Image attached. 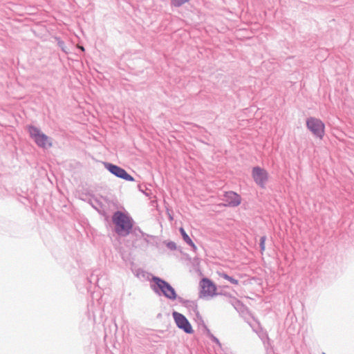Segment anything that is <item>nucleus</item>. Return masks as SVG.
Segmentation results:
<instances>
[{
    "label": "nucleus",
    "instance_id": "obj_8",
    "mask_svg": "<svg viewBox=\"0 0 354 354\" xmlns=\"http://www.w3.org/2000/svg\"><path fill=\"white\" fill-rule=\"evenodd\" d=\"M178 301L183 306L186 307L190 312H193L196 315V319L203 323V318L199 313L198 305L195 301L184 299L181 297L178 298Z\"/></svg>",
    "mask_w": 354,
    "mask_h": 354
},
{
    "label": "nucleus",
    "instance_id": "obj_1",
    "mask_svg": "<svg viewBox=\"0 0 354 354\" xmlns=\"http://www.w3.org/2000/svg\"><path fill=\"white\" fill-rule=\"evenodd\" d=\"M115 232L120 236H127L131 233L134 221L133 218L121 211H116L112 216Z\"/></svg>",
    "mask_w": 354,
    "mask_h": 354
},
{
    "label": "nucleus",
    "instance_id": "obj_9",
    "mask_svg": "<svg viewBox=\"0 0 354 354\" xmlns=\"http://www.w3.org/2000/svg\"><path fill=\"white\" fill-rule=\"evenodd\" d=\"M202 288L201 293L204 296H212L216 290L214 283L207 278H203L200 283Z\"/></svg>",
    "mask_w": 354,
    "mask_h": 354
},
{
    "label": "nucleus",
    "instance_id": "obj_14",
    "mask_svg": "<svg viewBox=\"0 0 354 354\" xmlns=\"http://www.w3.org/2000/svg\"><path fill=\"white\" fill-rule=\"evenodd\" d=\"M179 230H180V234H181L184 241L187 244H190L192 243V240L189 236V235L186 233L184 228L180 227Z\"/></svg>",
    "mask_w": 354,
    "mask_h": 354
},
{
    "label": "nucleus",
    "instance_id": "obj_13",
    "mask_svg": "<svg viewBox=\"0 0 354 354\" xmlns=\"http://www.w3.org/2000/svg\"><path fill=\"white\" fill-rule=\"evenodd\" d=\"M130 234L135 235L136 237H142L145 235L139 227H134L133 225Z\"/></svg>",
    "mask_w": 354,
    "mask_h": 354
},
{
    "label": "nucleus",
    "instance_id": "obj_21",
    "mask_svg": "<svg viewBox=\"0 0 354 354\" xmlns=\"http://www.w3.org/2000/svg\"><path fill=\"white\" fill-rule=\"evenodd\" d=\"M169 219L173 220V217L171 215H169Z\"/></svg>",
    "mask_w": 354,
    "mask_h": 354
},
{
    "label": "nucleus",
    "instance_id": "obj_4",
    "mask_svg": "<svg viewBox=\"0 0 354 354\" xmlns=\"http://www.w3.org/2000/svg\"><path fill=\"white\" fill-rule=\"evenodd\" d=\"M307 129L317 138L322 139L325 134V124L317 118L310 117L306 120Z\"/></svg>",
    "mask_w": 354,
    "mask_h": 354
},
{
    "label": "nucleus",
    "instance_id": "obj_5",
    "mask_svg": "<svg viewBox=\"0 0 354 354\" xmlns=\"http://www.w3.org/2000/svg\"><path fill=\"white\" fill-rule=\"evenodd\" d=\"M104 167L115 176L127 181H134L133 177L129 174L123 168L110 162H104Z\"/></svg>",
    "mask_w": 354,
    "mask_h": 354
},
{
    "label": "nucleus",
    "instance_id": "obj_18",
    "mask_svg": "<svg viewBox=\"0 0 354 354\" xmlns=\"http://www.w3.org/2000/svg\"><path fill=\"white\" fill-rule=\"evenodd\" d=\"M168 249L170 250H175L176 249V244L174 241H169L166 243Z\"/></svg>",
    "mask_w": 354,
    "mask_h": 354
},
{
    "label": "nucleus",
    "instance_id": "obj_7",
    "mask_svg": "<svg viewBox=\"0 0 354 354\" xmlns=\"http://www.w3.org/2000/svg\"><path fill=\"white\" fill-rule=\"evenodd\" d=\"M252 176L257 185L261 188H265L268 180V173L266 169L258 166L254 167L252 168Z\"/></svg>",
    "mask_w": 354,
    "mask_h": 354
},
{
    "label": "nucleus",
    "instance_id": "obj_17",
    "mask_svg": "<svg viewBox=\"0 0 354 354\" xmlns=\"http://www.w3.org/2000/svg\"><path fill=\"white\" fill-rule=\"evenodd\" d=\"M189 0H172V4L176 7H180Z\"/></svg>",
    "mask_w": 354,
    "mask_h": 354
},
{
    "label": "nucleus",
    "instance_id": "obj_22",
    "mask_svg": "<svg viewBox=\"0 0 354 354\" xmlns=\"http://www.w3.org/2000/svg\"><path fill=\"white\" fill-rule=\"evenodd\" d=\"M80 48H81L82 50H84V47L82 46V47H80Z\"/></svg>",
    "mask_w": 354,
    "mask_h": 354
},
{
    "label": "nucleus",
    "instance_id": "obj_6",
    "mask_svg": "<svg viewBox=\"0 0 354 354\" xmlns=\"http://www.w3.org/2000/svg\"><path fill=\"white\" fill-rule=\"evenodd\" d=\"M172 316L178 328L183 330L187 334L194 333L192 325L185 316L176 311L172 313Z\"/></svg>",
    "mask_w": 354,
    "mask_h": 354
},
{
    "label": "nucleus",
    "instance_id": "obj_10",
    "mask_svg": "<svg viewBox=\"0 0 354 354\" xmlns=\"http://www.w3.org/2000/svg\"><path fill=\"white\" fill-rule=\"evenodd\" d=\"M223 201L227 203V206L236 207L240 205L241 198L236 192L230 191L225 193Z\"/></svg>",
    "mask_w": 354,
    "mask_h": 354
},
{
    "label": "nucleus",
    "instance_id": "obj_12",
    "mask_svg": "<svg viewBox=\"0 0 354 354\" xmlns=\"http://www.w3.org/2000/svg\"><path fill=\"white\" fill-rule=\"evenodd\" d=\"M219 275L221 277L229 281L232 284L238 285L239 283V280L233 278L232 277L229 276L225 272L219 273Z\"/></svg>",
    "mask_w": 354,
    "mask_h": 354
},
{
    "label": "nucleus",
    "instance_id": "obj_16",
    "mask_svg": "<svg viewBox=\"0 0 354 354\" xmlns=\"http://www.w3.org/2000/svg\"><path fill=\"white\" fill-rule=\"evenodd\" d=\"M266 240V236H262L260 238L259 247H260L261 253L265 250V248H266V246H265Z\"/></svg>",
    "mask_w": 354,
    "mask_h": 354
},
{
    "label": "nucleus",
    "instance_id": "obj_20",
    "mask_svg": "<svg viewBox=\"0 0 354 354\" xmlns=\"http://www.w3.org/2000/svg\"><path fill=\"white\" fill-rule=\"evenodd\" d=\"M212 341H213L214 342H215L216 344H218V345L221 346V343H220V342H219L218 339V338H216V337L213 336V335H212Z\"/></svg>",
    "mask_w": 354,
    "mask_h": 354
},
{
    "label": "nucleus",
    "instance_id": "obj_15",
    "mask_svg": "<svg viewBox=\"0 0 354 354\" xmlns=\"http://www.w3.org/2000/svg\"><path fill=\"white\" fill-rule=\"evenodd\" d=\"M56 40L57 41V45L58 46L62 49V50L66 53H68L67 48L65 45V43L64 41H62L60 38L56 37Z\"/></svg>",
    "mask_w": 354,
    "mask_h": 354
},
{
    "label": "nucleus",
    "instance_id": "obj_11",
    "mask_svg": "<svg viewBox=\"0 0 354 354\" xmlns=\"http://www.w3.org/2000/svg\"><path fill=\"white\" fill-rule=\"evenodd\" d=\"M89 203L98 212L101 213V212L104 211V205L99 199L96 198H91L89 200Z\"/></svg>",
    "mask_w": 354,
    "mask_h": 354
},
{
    "label": "nucleus",
    "instance_id": "obj_2",
    "mask_svg": "<svg viewBox=\"0 0 354 354\" xmlns=\"http://www.w3.org/2000/svg\"><path fill=\"white\" fill-rule=\"evenodd\" d=\"M151 281L153 283H150V288L157 295L171 301L178 300L179 297L175 289L167 281L156 276L152 277Z\"/></svg>",
    "mask_w": 354,
    "mask_h": 354
},
{
    "label": "nucleus",
    "instance_id": "obj_3",
    "mask_svg": "<svg viewBox=\"0 0 354 354\" xmlns=\"http://www.w3.org/2000/svg\"><path fill=\"white\" fill-rule=\"evenodd\" d=\"M27 130L30 137L39 148L47 149L53 146L52 138L44 133L39 128L28 125Z\"/></svg>",
    "mask_w": 354,
    "mask_h": 354
},
{
    "label": "nucleus",
    "instance_id": "obj_19",
    "mask_svg": "<svg viewBox=\"0 0 354 354\" xmlns=\"http://www.w3.org/2000/svg\"><path fill=\"white\" fill-rule=\"evenodd\" d=\"M188 245L192 247L193 251H194V252L196 251L197 247L196 246V245L194 244V243L193 241H192V243L190 244H188Z\"/></svg>",
    "mask_w": 354,
    "mask_h": 354
}]
</instances>
